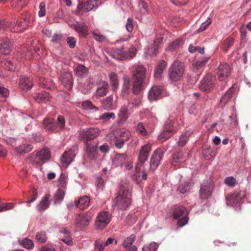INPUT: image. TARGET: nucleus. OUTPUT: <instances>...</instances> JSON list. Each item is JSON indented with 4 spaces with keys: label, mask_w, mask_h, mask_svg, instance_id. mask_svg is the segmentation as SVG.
Returning <instances> with one entry per match:
<instances>
[{
    "label": "nucleus",
    "mask_w": 251,
    "mask_h": 251,
    "mask_svg": "<svg viewBox=\"0 0 251 251\" xmlns=\"http://www.w3.org/2000/svg\"><path fill=\"white\" fill-rule=\"evenodd\" d=\"M109 77L112 89L116 91L119 86V80L117 75L114 72H111L109 74Z\"/></svg>",
    "instance_id": "34"
},
{
    "label": "nucleus",
    "mask_w": 251,
    "mask_h": 251,
    "mask_svg": "<svg viewBox=\"0 0 251 251\" xmlns=\"http://www.w3.org/2000/svg\"><path fill=\"white\" fill-rule=\"evenodd\" d=\"M35 99L38 102L46 103L49 100L50 96L48 92H43L38 93L35 97Z\"/></svg>",
    "instance_id": "37"
},
{
    "label": "nucleus",
    "mask_w": 251,
    "mask_h": 251,
    "mask_svg": "<svg viewBox=\"0 0 251 251\" xmlns=\"http://www.w3.org/2000/svg\"><path fill=\"white\" fill-rule=\"evenodd\" d=\"M100 133V130L97 127L86 128L80 131L79 136L86 144L98 137Z\"/></svg>",
    "instance_id": "10"
},
{
    "label": "nucleus",
    "mask_w": 251,
    "mask_h": 251,
    "mask_svg": "<svg viewBox=\"0 0 251 251\" xmlns=\"http://www.w3.org/2000/svg\"><path fill=\"white\" fill-rule=\"evenodd\" d=\"M230 73V68L229 65L226 63H221L217 69L218 79L220 81L226 79Z\"/></svg>",
    "instance_id": "16"
},
{
    "label": "nucleus",
    "mask_w": 251,
    "mask_h": 251,
    "mask_svg": "<svg viewBox=\"0 0 251 251\" xmlns=\"http://www.w3.org/2000/svg\"><path fill=\"white\" fill-rule=\"evenodd\" d=\"M12 44L10 40L7 38L0 39V54H8L11 50Z\"/></svg>",
    "instance_id": "21"
},
{
    "label": "nucleus",
    "mask_w": 251,
    "mask_h": 251,
    "mask_svg": "<svg viewBox=\"0 0 251 251\" xmlns=\"http://www.w3.org/2000/svg\"><path fill=\"white\" fill-rule=\"evenodd\" d=\"M213 187L210 182L204 183L201 185L200 196L201 199H207L212 194Z\"/></svg>",
    "instance_id": "19"
},
{
    "label": "nucleus",
    "mask_w": 251,
    "mask_h": 251,
    "mask_svg": "<svg viewBox=\"0 0 251 251\" xmlns=\"http://www.w3.org/2000/svg\"><path fill=\"white\" fill-rule=\"evenodd\" d=\"M50 156L49 150L44 149L36 153H32L29 157V159L33 164L42 165L49 160Z\"/></svg>",
    "instance_id": "6"
},
{
    "label": "nucleus",
    "mask_w": 251,
    "mask_h": 251,
    "mask_svg": "<svg viewBox=\"0 0 251 251\" xmlns=\"http://www.w3.org/2000/svg\"><path fill=\"white\" fill-rule=\"evenodd\" d=\"M138 8L142 14L146 15L148 12V6L144 0H138Z\"/></svg>",
    "instance_id": "48"
},
{
    "label": "nucleus",
    "mask_w": 251,
    "mask_h": 251,
    "mask_svg": "<svg viewBox=\"0 0 251 251\" xmlns=\"http://www.w3.org/2000/svg\"><path fill=\"white\" fill-rule=\"evenodd\" d=\"M163 40V34L161 32L156 35L154 39V43L148 47V49L145 51V53L150 56L155 55L157 53V50Z\"/></svg>",
    "instance_id": "17"
},
{
    "label": "nucleus",
    "mask_w": 251,
    "mask_h": 251,
    "mask_svg": "<svg viewBox=\"0 0 251 251\" xmlns=\"http://www.w3.org/2000/svg\"><path fill=\"white\" fill-rule=\"evenodd\" d=\"M101 2L100 0H88L86 2L79 3L77 6V10L84 9L86 11H89L95 7L100 5Z\"/></svg>",
    "instance_id": "18"
},
{
    "label": "nucleus",
    "mask_w": 251,
    "mask_h": 251,
    "mask_svg": "<svg viewBox=\"0 0 251 251\" xmlns=\"http://www.w3.org/2000/svg\"><path fill=\"white\" fill-rule=\"evenodd\" d=\"M50 196L49 195H46L43 197L41 201L37 205V209L39 211H43L46 210L50 205L49 199Z\"/></svg>",
    "instance_id": "30"
},
{
    "label": "nucleus",
    "mask_w": 251,
    "mask_h": 251,
    "mask_svg": "<svg viewBox=\"0 0 251 251\" xmlns=\"http://www.w3.org/2000/svg\"><path fill=\"white\" fill-rule=\"evenodd\" d=\"M151 150V146L150 144H147L141 148L138 155V162L136 166V172L142 167L144 162L147 161L149 154Z\"/></svg>",
    "instance_id": "12"
},
{
    "label": "nucleus",
    "mask_w": 251,
    "mask_h": 251,
    "mask_svg": "<svg viewBox=\"0 0 251 251\" xmlns=\"http://www.w3.org/2000/svg\"><path fill=\"white\" fill-rule=\"evenodd\" d=\"M163 89L158 86L152 87L148 94V98L150 100L160 99L163 97Z\"/></svg>",
    "instance_id": "20"
},
{
    "label": "nucleus",
    "mask_w": 251,
    "mask_h": 251,
    "mask_svg": "<svg viewBox=\"0 0 251 251\" xmlns=\"http://www.w3.org/2000/svg\"><path fill=\"white\" fill-rule=\"evenodd\" d=\"M97 144L93 142H87L86 144V150L85 157L89 160H95L97 157Z\"/></svg>",
    "instance_id": "15"
},
{
    "label": "nucleus",
    "mask_w": 251,
    "mask_h": 251,
    "mask_svg": "<svg viewBox=\"0 0 251 251\" xmlns=\"http://www.w3.org/2000/svg\"><path fill=\"white\" fill-rule=\"evenodd\" d=\"M21 244L25 248L28 250H32L34 246L33 241L31 239L27 238L23 239Z\"/></svg>",
    "instance_id": "44"
},
{
    "label": "nucleus",
    "mask_w": 251,
    "mask_h": 251,
    "mask_svg": "<svg viewBox=\"0 0 251 251\" xmlns=\"http://www.w3.org/2000/svg\"><path fill=\"white\" fill-rule=\"evenodd\" d=\"M111 214L105 211L99 213L95 221V226L98 230H102L109 224L111 221Z\"/></svg>",
    "instance_id": "7"
},
{
    "label": "nucleus",
    "mask_w": 251,
    "mask_h": 251,
    "mask_svg": "<svg viewBox=\"0 0 251 251\" xmlns=\"http://www.w3.org/2000/svg\"><path fill=\"white\" fill-rule=\"evenodd\" d=\"M192 133V131H186L185 134H182L179 137L178 144L180 146H183L187 142L188 137Z\"/></svg>",
    "instance_id": "46"
},
{
    "label": "nucleus",
    "mask_w": 251,
    "mask_h": 251,
    "mask_svg": "<svg viewBox=\"0 0 251 251\" xmlns=\"http://www.w3.org/2000/svg\"><path fill=\"white\" fill-rule=\"evenodd\" d=\"M113 100V97L112 96H108V97L102 100V104L104 108L109 109L111 107Z\"/></svg>",
    "instance_id": "57"
},
{
    "label": "nucleus",
    "mask_w": 251,
    "mask_h": 251,
    "mask_svg": "<svg viewBox=\"0 0 251 251\" xmlns=\"http://www.w3.org/2000/svg\"><path fill=\"white\" fill-rule=\"evenodd\" d=\"M190 189V185L188 182H184L182 183L178 186V189L181 193L184 194L188 191Z\"/></svg>",
    "instance_id": "58"
},
{
    "label": "nucleus",
    "mask_w": 251,
    "mask_h": 251,
    "mask_svg": "<svg viewBox=\"0 0 251 251\" xmlns=\"http://www.w3.org/2000/svg\"><path fill=\"white\" fill-rule=\"evenodd\" d=\"M130 136L131 133L129 130L122 129L117 136H116L113 132H111L107 135L106 138L107 140L113 142L117 148L121 149L125 143L129 140Z\"/></svg>",
    "instance_id": "3"
},
{
    "label": "nucleus",
    "mask_w": 251,
    "mask_h": 251,
    "mask_svg": "<svg viewBox=\"0 0 251 251\" xmlns=\"http://www.w3.org/2000/svg\"><path fill=\"white\" fill-rule=\"evenodd\" d=\"M174 125L175 123L173 121L167 122L165 124L164 128L173 134L176 131V127Z\"/></svg>",
    "instance_id": "49"
},
{
    "label": "nucleus",
    "mask_w": 251,
    "mask_h": 251,
    "mask_svg": "<svg viewBox=\"0 0 251 251\" xmlns=\"http://www.w3.org/2000/svg\"><path fill=\"white\" fill-rule=\"evenodd\" d=\"M164 153V151L161 149H158L154 151L150 160V170L154 171L157 169Z\"/></svg>",
    "instance_id": "14"
},
{
    "label": "nucleus",
    "mask_w": 251,
    "mask_h": 251,
    "mask_svg": "<svg viewBox=\"0 0 251 251\" xmlns=\"http://www.w3.org/2000/svg\"><path fill=\"white\" fill-rule=\"evenodd\" d=\"M145 75L146 69L143 66L135 67L133 75V92L135 95H138L141 91Z\"/></svg>",
    "instance_id": "2"
},
{
    "label": "nucleus",
    "mask_w": 251,
    "mask_h": 251,
    "mask_svg": "<svg viewBox=\"0 0 251 251\" xmlns=\"http://www.w3.org/2000/svg\"><path fill=\"white\" fill-rule=\"evenodd\" d=\"M209 59V57H206L201 60H195L193 62L192 64L195 68L199 69L205 66Z\"/></svg>",
    "instance_id": "47"
},
{
    "label": "nucleus",
    "mask_w": 251,
    "mask_h": 251,
    "mask_svg": "<svg viewBox=\"0 0 251 251\" xmlns=\"http://www.w3.org/2000/svg\"><path fill=\"white\" fill-rule=\"evenodd\" d=\"M95 213V210L91 209L85 213L78 214L75 221L76 225L80 228L87 226L92 220Z\"/></svg>",
    "instance_id": "9"
},
{
    "label": "nucleus",
    "mask_w": 251,
    "mask_h": 251,
    "mask_svg": "<svg viewBox=\"0 0 251 251\" xmlns=\"http://www.w3.org/2000/svg\"><path fill=\"white\" fill-rule=\"evenodd\" d=\"M72 27L78 32L80 36L85 37L87 35L88 28L84 23L74 24Z\"/></svg>",
    "instance_id": "26"
},
{
    "label": "nucleus",
    "mask_w": 251,
    "mask_h": 251,
    "mask_svg": "<svg viewBox=\"0 0 251 251\" xmlns=\"http://www.w3.org/2000/svg\"><path fill=\"white\" fill-rule=\"evenodd\" d=\"M109 84L106 81L100 82L96 92V96L97 98H100L105 96L109 90Z\"/></svg>",
    "instance_id": "24"
},
{
    "label": "nucleus",
    "mask_w": 251,
    "mask_h": 251,
    "mask_svg": "<svg viewBox=\"0 0 251 251\" xmlns=\"http://www.w3.org/2000/svg\"><path fill=\"white\" fill-rule=\"evenodd\" d=\"M234 38L233 37H229L227 38L224 42L223 45V50L227 52L229 49L233 45L234 42Z\"/></svg>",
    "instance_id": "42"
},
{
    "label": "nucleus",
    "mask_w": 251,
    "mask_h": 251,
    "mask_svg": "<svg viewBox=\"0 0 251 251\" xmlns=\"http://www.w3.org/2000/svg\"><path fill=\"white\" fill-rule=\"evenodd\" d=\"M127 160V157L126 154H117L114 158L113 163L117 166H123L126 162Z\"/></svg>",
    "instance_id": "31"
},
{
    "label": "nucleus",
    "mask_w": 251,
    "mask_h": 251,
    "mask_svg": "<svg viewBox=\"0 0 251 251\" xmlns=\"http://www.w3.org/2000/svg\"><path fill=\"white\" fill-rule=\"evenodd\" d=\"M75 153L72 150H70L68 151H66L62 155L61 161L63 163V166L66 167L73 160V159L75 157Z\"/></svg>",
    "instance_id": "22"
},
{
    "label": "nucleus",
    "mask_w": 251,
    "mask_h": 251,
    "mask_svg": "<svg viewBox=\"0 0 251 251\" xmlns=\"http://www.w3.org/2000/svg\"><path fill=\"white\" fill-rule=\"evenodd\" d=\"M172 134L164 128L163 131L159 135L158 139L161 141H164L169 139Z\"/></svg>",
    "instance_id": "53"
},
{
    "label": "nucleus",
    "mask_w": 251,
    "mask_h": 251,
    "mask_svg": "<svg viewBox=\"0 0 251 251\" xmlns=\"http://www.w3.org/2000/svg\"><path fill=\"white\" fill-rule=\"evenodd\" d=\"M33 86L32 79L28 76H21L20 80V87L24 91H28Z\"/></svg>",
    "instance_id": "23"
},
{
    "label": "nucleus",
    "mask_w": 251,
    "mask_h": 251,
    "mask_svg": "<svg viewBox=\"0 0 251 251\" xmlns=\"http://www.w3.org/2000/svg\"><path fill=\"white\" fill-rule=\"evenodd\" d=\"M128 106L124 105L120 110L119 117L123 121H126L129 117V113L128 112Z\"/></svg>",
    "instance_id": "41"
},
{
    "label": "nucleus",
    "mask_w": 251,
    "mask_h": 251,
    "mask_svg": "<svg viewBox=\"0 0 251 251\" xmlns=\"http://www.w3.org/2000/svg\"><path fill=\"white\" fill-rule=\"evenodd\" d=\"M65 195V192L61 189H59L56 192L54 198V202L56 203L57 202H60L64 198Z\"/></svg>",
    "instance_id": "50"
},
{
    "label": "nucleus",
    "mask_w": 251,
    "mask_h": 251,
    "mask_svg": "<svg viewBox=\"0 0 251 251\" xmlns=\"http://www.w3.org/2000/svg\"><path fill=\"white\" fill-rule=\"evenodd\" d=\"M28 0H13L11 6L16 11H20L26 4Z\"/></svg>",
    "instance_id": "36"
},
{
    "label": "nucleus",
    "mask_w": 251,
    "mask_h": 251,
    "mask_svg": "<svg viewBox=\"0 0 251 251\" xmlns=\"http://www.w3.org/2000/svg\"><path fill=\"white\" fill-rule=\"evenodd\" d=\"M0 66L2 68L9 71H14L16 67L15 64H14L11 61L7 60L1 61L0 63Z\"/></svg>",
    "instance_id": "45"
},
{
    "label": "nucleus",
    "mask_w": 251,
    "mask_h": 251,
    "mask_svg": "<svg viewBox=\"0 0 251 251\" xmlns=\"http://www.w3.org/2000/svg\"><path fill=\"white\" fill-rule=\"evenodd\" d=\"M158 247L157 243L152 242L148 245L144 246L142 248V251H156Z\"/></svg>",
    "instance_id": "55"
},
{
    "label": "nucleus",
    "mask_w": 251,
    "mask_h": 251,
    "mask_svg": "<svg viewBox=\"0 0 251 251\" xmlns=\"http://www.w3.org/2000/svg\"><path fill=\"white\" fill-rule=\"evenodd\" d=\"M129 184L123 180L119 184L118 195L114 200L115 205L122 210L126 209L131 202Z\"/></svg>",
    "instance_id": "1"
},
{
    "label": "nucleus",
    "mask_w": 251,
    "mask_h": 251,
    "mask_svg": "<svg viewBox=\"0 0 251 251\" xmlns=\"http://www.w3.org/2000/svg\"><path fill=\"white\" fill-rule=\"evenodd\" d=\"M135 239V236L133 234H132L125 238L122 244V245L124 247V248H126L128 247L129 245H131L132 243L134 242Z\"/></svg>",
    "instance_id": "56"
},
{
    "label": "nucleus",
    "mask_w": 251,
    "mask_h": 251,
    "mask_svg": "<svg viewBox=\"0 0 251 251\" xmlns=\"http://www.w3.org/2000/svg\"><path fill=\"white\" fill-rule=\"evenodd\" d=\"M180 39H176L175 41L171 43L168 47V50H174L177 49L180 45Z\"/></svg>",
    "instance_id": "63"
},
{
    "label": "nucleus",
    "mask_w": 251,
    "mask_h": 251,
    "mask_svg": "<svg viewBox=\"0 0 251 251\" xmlns=\"http://www.w3.org/2000/svg\"><path fill=\"white\" fill-rule=\"evenodd\" d=\"M62 84L68 89H70L73 86L72 75L70 72H66L61 76Z\"/></svg>",
    "instance_id": "25"
},
{
    "label": "nucleus",
    "mask_w": 251,
    "mask_h": 251,
    "mask_svg": "<svg viewBox=\"0 0 251 251\" xmlns=\"http://www.w3.org/2000/svg\"><path fill=\"white\" fill-rule=\"evenodd\" d=\"M75 72L76 75L83 77L87 74V70L84 65H79L75 68Z\"/></svg>",
    "instance_id": "43"
},
{
    "label": "nucleus",
    "mask_w": 251,
    "mask_h": 251,
    "mask_svg": "<svg viewBox=\"0 0 251 251\" xmlns=\"http://www.w3.org/2000/svg\"><path fill=\"white\" fill-rule=\"evenodd\" d=\"M60 233L64 236L61 238V240L67 244L68 245H71L73 244L72 240L70 236V233L66 229H62L60 231Z\"/></svg>",
    "instance_id": "40"
},
{
    "label": "nucleus",
    "mask_w": 251,
    "mask_h": 251,
    "mask_svg": "<svg viewBox=\"0 0 251 251\" xmlns=\"http://www.w3.org/2000/svg\"><path fill=\"white\" fill-rule=\"evenodd\" d=\"M234 93V89L232 87L230 88L225 94L222 97L219 103L221 107H223L226 102L230 100L232 95Z\"/></svg>",
    "instance_id": "32"
},
{
    "label": "nucleus",
    "mask_w": 251,
    "mask_h": 251,
    "mask_svg": "<svg viewBox=\"0 0 251 251\" xmlns=\"http://www.w3.org/2000/svg\"><path fill=\"white\" fill-rule=\"evenodd\" d=\"M136 129L139 132V134L142 136H146L148 134V133L145 129L143 123L141 122L138 123Z\"/></svg>",
    "instance_id": "52"
},
{
    "label": "nucleus",
    "mask_w": 251,
    "mask_h": 251,
    "mask_svg": "<svg viewBox=\"0 0 251 251\" xmlns=\"http://www.w3.org/2000/svg\"><path fill=\"white\" fill-rule=\"evenodd\" d=\"M43 124L44 127L47 130L52 131L57 129L56 121L53 119H45L43 122Z\"/></svg>",
    "instance_id": "27"
},
{
    "label": "nucleus",
    "mask_w": 251,
    "mask_h": 251,
    "mask_svg": "<svg viewBox=\"0 0 251 251\" xmlns=\"http://www.w3.org/2000/svg\"><path fill=\"white\" fill-rule=\"evenodd\" d=\"M82 107L84 109H96V110L98 109V108L95 107L93 104H92V102L90 100H86L84 101L82 103Z\"/></svg>",
    "instance_id": "61"
},
{
    "label": "nucleus",
    "mask_w": 251,
    "mask_h": 251,
    "mask_svg": "<svg viewBox=\"0 0 251 251\" xmlns=\"http://www.w3.org/2000/svg\"><path fill=\"white\" fill-rule=\"evenodd\" d=\"M94 246L95 249L99 251H102L105 246L104 242L101 239L97 240L95 242Z\"/></svg>",
    "instance_id": "59"
},
{
    "label": "nucleus",
    "mask_w": 251,
    "mask_h": 251,
    "mask_svg": "<svg viewBox=\"0 0 251 251\" xmlns=\"http://www.w3.org/2000/svg\"><path fill=\"white\" fill-rule=\"evenodd\" d=\"M215 81V77L211 74H208L201 80L200 88L204 92H209L214 88Z\"/></svg>",
    "instance_id": "11"
},
{
    "label": "nucleus",
    "mask_w": 251,
    "mask_h": 251,
    "mask_svg": "<svg viewBox=\"0 0 251 251\" xmlns=\"http://www.w3.org/2000/svg\"><path fill=\"white\" fill-rule=\"evenodd\" d=\"M141 103L140 98L136 97L130 100L128 103V107L130 108L139 106Z\"/></svg>",
    "instance_id": "54"
},
{
    "label": "nucleus",
    "mask_w": 251,
    "mask_h": 251,
    "mask_svg": "<svg viewBox=\"0 0 251 251\" xmlns=\"http://www.w3.org/2000/svg\"><path fill=\"white\" fill-rule=\"evenodd\" d=\"M236 179L232 176L227 177L225 180V183L228 186L233 187L236 184Z\"/></svg>",
    "instance_id": "64"
},
{
    "label": "nucleus",
    "mask_w": 251,
    "mask_h": 251,
    "mask_svg": "<svg viewBox=\"0 0 251 251\" xmlns=\"http://www.w3.org/2000/svg\"><path fill=\"white\" fill-rule=\"evenodd\" d=\"M167 66V63L163 60L159 62L154 71V75L155 78L160 79L162 77V74L165 70Z\"/></svg>",
    "instance_id": "28"
},
{
    "label": "nucleus",
    "mask_w": 251,
    "mask_h": 251,
    "mask_svg": "<svg viewBox=\"0 0 251 251\" xmlns=\"http://www.w3.org/2000/svg\"><path fill=\"white\" fill-rule=\"evenodd\" d=\"M185 71L184 64L179 61H175L169 68V76L172 81L179 80Z\"/></svg>",
    "instance_id": "4"
},
{
    "label": "nucleus",
    "mask_w": 251,
    "mask_h": 251,
    "mask_svg": "<svg viewBox=\"0 0 251 251\" xmlns=\"http://www.w3.org/2000/svg\"><path fill=\"white\" fill-rule=\"evenodd\" d=\"M137 52L136 49L134 47H131L127 51L122 47L121 49H115L112 52L113 56L120 60H124L133 57Z\"/></svg>",
    "instance_id": "8"
},
{
    "label": "nucleus",
    "mask_w": 251,
    "mask_h": 251,
    "mask_svg": "<svg viewBox=\"0 0 251 251\" xmlns=\"http://www.w3.org/2000/svg\"><path fill=\"white\" fill-rule=\"evenodd\" d=\"M30 15L27 12L24 13L16 22L10 23V29L14 32L23 31L29 25Z\"/></svg>",
    "instance_id": "5"
},
{
    "label": "nucleus",
    "mask_w": 251,
    "mask_h": 251,
    "mask_svg": "<svg viewBox=\"0 0 251 251\" xmlns=\"http://www.w3.org/2000/svg\"><path fill=\"white\" fill-rule=\"evenodd\" d=\"M130 85V79L127 76H125L123 78V84L121 90L122 95L123 97H126L129 92Z\"/></svg>",
    "instance_id": "33"
},
{
    "label": "nucleus",
    "mask_w": 251,
    "mask_h": 251,
    "mask_svg": "<svg viewBox=\"0 0 251 251\" xmlns=\"http://www.w3.org/2000/svg\"><path fill=\"white\" fill-rule=\"evenodd\" d=\"M188 156V153L183 151H179L173 156V163L181 162L184 160Z\"/></svg>",
    "instance_id": "38"
},
{
    "label": "nucleus",
    "mask_w": 251,
    "mask_h": 251,
    "mask_svg": "<svg viewBox=\"0 0 251 251\" xmlns=\"http://www.w3.org/2000/svg\"><path fill=\"white\" fill-rule=\"evenodd\" d=\"M187 210L185 207L179 206L174 210L173 216L175 219H177L182 215L187 214Z\"/></svg>",
    "instance_id": "39"
},
{
    "label": "nucleus",
    "mask_w": 251,
    "mask_h": 251,
    "mask_svg": "<svg viewBox=\"0 0 251 251\" xmlns=\"http://www.w3.org/2000/svg\"><path fill=\"white\" fill-rule=\"evenodd\" d=\"M90 199L89 197L84 196L75 201V205L79 209H84L89 206Z\"/></svg>",
    "instance_id": "29"
},
{
    "label": "nucleus",
    "mask_w": 251,
    "mask_h": 251,
    "mask_svg": "<svg viewBox=\"0 0 251 251\" xmlns=\"http://www.w3.org/2000/svg\"><path fill=\"white\" fill-rule=\"evenodd\" d=\"M35 238L36 240L40 243H45L47 240V236L44 231L38 232Z\"/></svg>",
    "instance_id": "51"
},
{
    "label": "nucleus",
    "mask_w": 251,
    "mask_h": 251,
    "mask_svg": "<svg viewBox=\"0 0 251 251\" xmlns=\"http://www.w3.org/2000/svg\"><path fill=\"white\" fill-rule=\"evenodd\" d=\"M151 150V146L150 144H147L141 148L138 155V162L136 166V172L142 167L144 162L147 161L149 154Z\"/></svg>",
    "instance_id": "13"
},
{
    "label": "nucleus",
    "mask_w": 251,
    "mask_h": 251,
    "mask_svg": "<svg viewBox=\"0 0 251 251\" xmlns=\"http://www.w3.org/2000/svg\"><path fill=\"white\" fill-rule=\"evenodd\" d=\"M203 151V154L205 155V158L207 160L210 159L211 157H212L214 155V153L212 151L210 147L204 149Z\"/></svg>",
    "instance_id": "62"
},
{
    "label": "nucleus",
    "mask_w": 251,
    "mask_h": 251,
    "mask_svg": "<svg viewBox=\"0 0 251 251\" xmlns=\"http://www.w3.org/2000/svg\"><path fill=\"white\" fill-rule=\"evenodd\" d=\"M33 149V147L29 144H24L16 148L15 151L17 153H26L30 151Z\"/></svg>",
    "instance_id": "35"
},
{
    "label": "nucleus",
    "mask_w": 251,
    "mask_h": 251,
    "mask_svg": "<svg viewBox=\"0 0 251 251\" xmlns=\"http://www.w3.org/2000/svg\"><path fill=\"white\" fill-rule=\"evenodd\" d=\"M57 128L58 127L60 129L64 128L65 125V120L64 116L59 115L57 117Z\"/></svg>",
    "instance_id": "60"
}]
</instances>
